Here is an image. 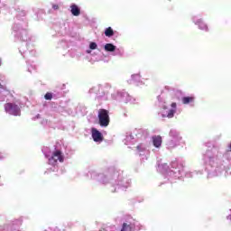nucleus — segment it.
<instances>
[{"instance_id":"obj_15","label":"nucleus","mask_w":231,"mask_h":231,"mask_svg":"<svg viewBox=\"0 0 231 231\" xmlns=\"http://www.w3.org/2000/svg\"><path fill=\"white\" fill-rule=\"evenodd\" d=\"M66 226H56L55 228H54V231H66Z\"/></svg>"},{"instance_id":"obj_6","label":"nucleus","mask_w":231,"mask_h":231,"mask_svg":"<svg viewBox=\"0 0 231 231\" xmlns=\"http://www.w3.org/2000/svg\"><path fill=\"white\" fill-rule=\"evenodd\" d=\"M152 143L154 147H162V136L160 135H154L152 136Z\"/></svg>"},{"instance_id":"obj_11","label":"nucleus","mask_w":231,"mask_h":231,"mask_svg":"<svg viewBox=\"0 0 231 231\" xmlns=\"http://www.w3.org/2000/svg\"><path fill=\"white\" fill-rule=\"evenodd\" d=\"M174 113H176L175 109H171L168 111L167 115L162 114V118H165V116H167V118H173L174 117Z\"/></svg>"},{"instance_id":"obj_5","label":"nucleus","mask_w":231,"mask_h":231,"mask_svg":"<svg viewBox=\"0 0 231 231\" xmlns=\"http://www.w3.org/2000/svg\"><path fill=\"white\" fill-rule=\"evenodd\" d=\"M70 12H71L72 15H74L75 17H79V15H80V7H79V5L73 4L70 5Z\"/></svg>"},{"instance_id":"obj_19","label":"nucleus","mask_w":231,"mask_h":231,"mask_svg":"<svg viewBox=\"0 0 231 231\" xmlns=\"http://www.w3.org/2000/svg\"><path fill=\"white\" fill-rule=\"evenodd\" d=\"M0 89H5V86L0 83Z\"/></svg>"},{"instance_id":"obj_1","label":"nucleus","mask_w":231,"mask_h":231,"mask_svg":"<svg viewBox=\"0 0 231 231\" xmlns=\"http://www.w3.org/2000/svg\"><path fill=\"white\" fill-rule=\"evenodd\" d=\"M97 118L101 127H107L111 122V119L109 118V111L104 108L98 110Z\"/></svg>"},{"instance_id":"obj_7","label":"nucleus","mask_w":231,"mask_h":231,"mask_svg":"<svg viewBox=\"0 0 231 231\" xmlns=\"http://www.w3.org/2000/svg\"><path fill=\"white\" fill-rule=\"evenodd\" d=\"M134 230V225L123 223L121 231H133Z\"/></svg>"},{"instance_id":"obj_2","label":"nucleus","mask_w":231,"mask_h":231,"mask_svg":"<svg viewBox=\"0 0 231 231\" xmlns=\"http://www.w3.org/2000/svg\"><path fill=\"white\" fill-rule=\"evenodd\" d=\"M5 111L13 116H21V108L15 103H5Z\"/></svg>"},{"instance_id":"obj_10","label":"nucleus","mask_w":231,"mask_h":231,"mask_svg":"<svg viewBox=\"0 0 231 231\" xmlns=\"http://www.w3.org/2000/svg\"><path fill=\"white\" fill-rule=\"evenodd\" d=\"M105 35L106 37H113V35H115V31H113V28L108 27L105 30Z\"/></svg>"},{"instance_id":"obj_16","label":"nucleus","mask_w":231,"mask_h":231,"mask_svg":"<svg viewBox=\"0 0 231 231\" xmlns=\"http://www.w3.org/2000/svg\"><path fill=\"white\" fill-rule=\"evenodd\" d=\"M97 45L96 42H91V43L89 44L90 50H97Z\"/></svg>"},{"instance_id":"obj_8","label":"nucleus","mask_w":231,"mask_h":231,"mask_svg":"<svg viewBox=\"0 0 231 231\" xmlns=\"http://www.w3.org/2000/svg\"><path fill=\"white\" fill-rule=\"evenodd\" d=\"M116 50V46H115L112 43H106L105 45V51H115Z\"/></svg>"},{"instance_id":"obj_20","label":"nucleus","mask_w":231,"mask_h":231,"mask_svg":"<svg viewBox=\"0 0 231 231\" xmlns=\"http://www.w3.org/2000/svg\"><path fill=\"white\" fill-rule=\"evenodd\" d=\"M229 151L231 152V143L229 144Z\"/></svg>"},{"instance_id":"obj_12","label":"nucleus","mask_w":231,"mask_h":231,"mask_svg":"<svg viewBox=\"0 0 231 231\" xmlns=\"http://www.w3.org/2000/svg\"><path fill=\"white\" fill-rule=\"evenodd\" d=\"M199 28L200 30H205L206 32H208V26H207V24H205V23L203 22L199 23Z\"/></svg>"},{"instance_id":"obj_4","label":"nucleus","mask_w":231,"mask_h":231,"mask_svg":"<svg viewBox=\"0 0 231 231\" xmlns=\"http://www.w3.org/2000/svg\"><path fill=\"white\" fill-rule=\"evenodd\" d=\"M91 134L94 142H104V135L97 128L91 129Z\"/></svg>"},{"instance_id":"obj_3","label":"nucleus","mask_w":231,"mask_h":231,"mask_svg":"<svg viewBox=\"0 0 231 231\" xmlns=\"http://www.w3.org/2000/svg\"><path fill=\"white\" fill-rule=\"evenodd\" d=\"M57 162H60V163L64 162V155H62V152H60V150L54 151L51 157L49 159V163L51 165H56Z\"/></svg>"},{"instance_id":"obj_14","label":"nucleus","mask_w":231,"mask_h":231,"mask_svg":"<svg viewBox=\"0 0 231 231\" xmlns=\"http://www.w3.org/2000/svg\"><path fill=\"white\" fill-rule=\"evenodd\" d=\"M45 100H51L53 98V94L47 92L44 96Z\"/></svg>"},{"instance_id":"obj_17","label":"nucleus","mask_w":231,"mask_h":231,"mask_svg":"<svg viewBox=\"0 0 231 231\" xmlns=\"http://www.w3.org/2000/svg\"><path fill=\"white\" fill-rule=\"evenodd\" d=\"M52 8H53V10H59V5H53Z\"/></svg>"},{"instance_id":"obj_18","label":"nucleus","mask_w":231,"mask_h":231,"mask_svg":"<svg viewBox=\"0 0 231 231\" xmlns=\"http://www.w3.org/2000/svg\"><path fill=\"white\" fill-rule=\"evenodd\" d=\"M176 103H171V107H173V109H176Z\"/></svg>"},{"instance_id":"obj_9","label":"nucleus","mask_w":231,"mask_h":231,"mask_svg":"<svg viewBox=\"0 0 231 231\" xmlns=\"http://www.w3.org/2000/svg\"><path fill=\"white\" fill-rule=\"evenodd\" d=\"M194 97H182V104H191V102H194Z\"/></svg>"},{"instance_id":"obj_13","label":"nucleus","mask_w":231,"mask_h":231,"mask_svg":"<svg viewBox=\"0 0 231 231\" xmlns=\"http://www.w3.org/2000/svg\"><path fill=\"white\" fill-rule=\"evenodd\" d=\"M136 150L138 151V152H143V151H145V147L143 144L140 143L136 146Z\"/></svg>"}]
</instances>
